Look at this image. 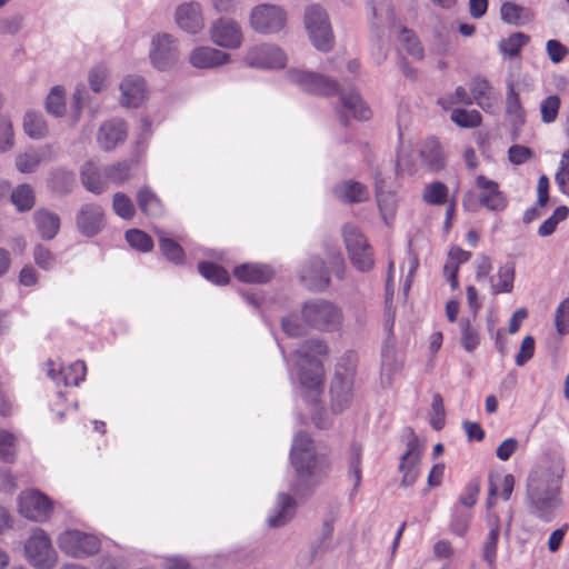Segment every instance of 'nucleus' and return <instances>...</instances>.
<instances>
[{"label": "nucleus", "mask_w": 569, "mask_h": 569, "mask_svg": "<svg viewBox=\"0 0 569 569\" xmlns=\"http://www.w3.org/2000/svg\"><path fill=\"white\" fill-rule=\"evenodd\" d=\"M128 136V127L120 118L104 121L97 133L99 147L104 151H111L123 143Z\"/></svg>", "instance_id": "obj_18"}, {"label": "nucleus", "mask_w": 569, "mask_h": 569, "mask_svg": "<svg viewBox=\"0 0 569 569\" xmlns=\"http://www.w3.org/2000/svg\"><path fill=\"white\" fill-rule=\"evenodd\" d=\"M402 367V361L397 358L396 350L391 347H385L381 352V380L390 385L392 377Z\"/></svg>", "instance_id": "obj_35"}, {"label": "nucleus", "mask_w": 569, "mask_h": 569, "mask_svg": "<svg viewBox=\"0 0 569 569\" xmlns=\"http://www.w3.org/2000/svg\"><path fill=\"white\" fill-rule=\"evenodd\" d=\"M399 41L408 54L419 60L423 58V48L411 30L402 28L399 34Z\"/></svg>", "instance_id": "obj_51"}, {"label": "nucleus", "mask_w": 569, "mask_h": 569, "mask_svg": "<svg viewBox=\"0 0 569 569\" xmlns=\"http://www.w3.org/2000/svg\"><path fill=\"white\" fill-rule=\"evenodd\" d=\"M76 184V177L72 171L63 168L53 170L50 174L49 186L51 190L59 194H68Z\"/></svg>", "instance_id": "obj_34"}, {"label": "nucleus", "mask_w": 569, "mask_h": 569, "mask_svg": "<svg viewBox=\"0 0 569 569\" xmlns=\"http://www.w3.org/2000/svg\"><path fill=\"white\" fill-rule=\"evenodd\" d=\"M46 110L54 117H61L64 114V90L62 87L56 86L50 90L46 99Z\"/></svg>", "instance_id": "obj_49"}, {"label": "nucleus", "mask_w": 569, "mask_h": 569, "mask_svg": "<svg viewBox=\"0 0 569 569\" xmlns=\"http://www.w3.org/2000/svg\"><path fill=\"white\" fill-rule=\"evenodd\" d=\"M290 461L295 475L290 485L291 491L298 497L311 496L315 489L328 475V463L320 458L313 441L306 432H299L292 442Z\"/></svg>", "instance_id": "obj_1"}, {"label": "nucleus", "mask_w": 569, "mask_h": 569, "mask_svg": "<svg viewBox=\"0 0 569 569\" xmlns=\"http://www.w3.org/2000/svg\"><path fill=\"white\" fill-rule=\"evenodd\" d=\"M60 549L74 558L94 555L100 549L99 539L79 530H67L58 538Z\"/></svg>", "instance_id": "obj_9"}, {"label": "nucleus", "mask_w": 569, "mask_h": 569, "mask_svg": "<svg viewBox=\"0 0 569 569\" xmlns=\"http://www.w3.org/2000/svg\"><path fill=\"white\" fill-rule=\"evenodd\" d=\"M529 11L515 2L506 1L500 7V18L505 23L522 26L529 21Z\"/></svg>", "instance_id": "obj_36"}, {"label": "nucleus", "mask_w": 569, "mask_h": 569, "mask_svg": "<svg viewBox=\"0 0 569 569\" xmlns=\"http://www.w3.org/2000/svg\"><path fill=\"white\" fill-rule=\"evenodd\" d=\"M506 113L513 118L515 122H525V110L520 101L519 93L515 89L512 81L507 83Z\"/></svg>", "instance_id": "obj_43"}, {"label": "nucleus", "mask_w": 569, "mask_h": 569, "mask_svg": "<svg viewBox=\"0 0 569 569\" xmlns=\"http://www.w3.org/2000/svg\"><path fill=\"white\" fill-rule=\"evenodd\" d=\"M176 22L182 30L189 33H197L203 28V19L200 6L197 2H189L179 6L176 10Z\"/></svg>", "instance_id": "obj_21"}, {"label": "nucleus", "mask_w": 569, "mask_h": 569, "mask_svg": "<svg viewBox=\"0 0 569 569\" xmlns=\"http://www.w3.org/2000/svg\"><path fill=\"white\" fill-rule=\"evenodd\" d=\"M348 476L353 480V492H357L362 479V447L352 442L348 450Z\"/></svg>", "instance_id": "obj_33"}, {"label": "nucleus", "mask_w": 569, "mask_h": 569, "mask_svg": "<svg viewBox=\"0 0 569 569\" xmlns=\"http://www.w3.org/2000/svg\"><path fill=\"white\" fill-rule=\"evenodd\" d=\"M24 555L36 569H52L57 562V553L44 530L36 528L24 542Z\"/></svg>", "instance_id": "obj_8"}, {"label": "nucleus", "mask_w": 569, "mask_h": 569, "mask_svg": "<svg viewBox=\"0 0 569 569\" xmlns=\"http://www.w3.org/2000/svg\"><path fill=\"white\" fill-rule=\"evenodd\" d=\"M307 367H301L299 372L300 383L303 388L319 392L322 385L323 367L321 360H311Z\"/></svg>", "instance_id": "obj_29"}, {"label": "nucleus", "mask_w": 569, "mask_h": 569, "mask_svg": "<svg viewBox=\"0 0 569 569\" xmlns=\"http://www.w3.org/2000/svg\"><path fill=\"white\" fill-rule=\"evenodd\" d=\"M479 492L480 481L479 479H472L467 483L463 495L459 498V502L467 508H471L476 505Z\"/></svg>", "instance_id": "obj_64"}, {"label": "nucleus", "mask_w": 569, "mask_h": 569, "mask_svg": "<svg viewBox=\"0 0 569 569\" xmlns=\"http://www.w3.org/2000/svg\"><path fill=\"white\" fill-rule=\"evenodd\" d=\"M177 41L169 33L156 36L151 42L150 59L158 70H168L178 61Z\"/></svg>", "instance_id": "obj_12"}, {"label": "nucleus", "mask_w": 569, "mask_h": 569, "mask_svg": "<svg viewBox=\"0 0 569 569\" xmlns=\"http://www.w3.org/2000/svg\"><path fill=\"white\" fill-rule=\"evenodd\" d=\"M342 232L352 266L361 272L371 270L375 264L373 250L363 233L353 224H346Z\"/></svg>", "instance_id": "obj_7"}, {"label": "nucleus", "mask_w": 569, "mask_h": 569, "mask_svg": "<svg viewBox=\"0 0 569 569\" xmlns=\"http://www.w3.org/2000/svg\"><path fill=\"white\" fill-rule=\"evenodd\" d=\"M333 196L345 203H360L369 199L368 188L355 180H343L332 188Z\"/></svg>", "instance_id": "obj_23"}, {"label": "nucleus", "mask_w": 569, "mask_h": 569, "mask_svg": "<svg viewBox=\"0 0 569 569\" xmlns=\"http://www.w3.org/2000/svg\"><path fill=\"white\" fill-rule=\"evenodd\" d=\"M33 259L36 264L43 270H51L56 264V256L43 244H37L33 248Z\"/></svg>", "instance_id": "obj_58"}, {"label": "nucleus", "mask_w": 569, "mask_h": 569, "mask_svg": "<svg viewBox=\"0 0 569 569\" xmlns=\"http://www.w3.org/2000/svg\"><path fill=\"white\" fill-rule=\"evenodd\" d=\"M210 38L214 44L226 49H238L243 40L240 26L227 18H220L212 23Z\"/></svg>", "instance_id": "obj_14"}, {"label": "nucleus", "mask_w": 569, "mask_h": 569, "mask_svg": "<svg viewBox=\"0 0 569 569\" xmlns=\"http://www.w3.org/2000/svg\"><path fill=\"white\" fill-rule=\"evenodd\" d=\"M13 128L9 118L0 121V152H6L13 147Z\"/></svg>", "instance_id": "obj_61"}, {"label": "nucleus", "mask_w": 569, "mask_h": 569, "mask_svg": "<svg viewBox=\"0 0 569 569\" xmlns=\"http://www.w3.org/2000/svg\"><path fill=\"white\" fill-rule=\"evenodd\" d=\"M305 27L313 47L328 52L333 46V33L323 8L317 4L309 6L305 12Z\"/></svg>", "instance_id": "obj_6"}, {"label": "nucleus", "mask_w": 569, "mask_h": 569, "mask_svg": "<svg viewBox=\"0 0 569 569\" xmlns=\"http://www.w3.org/2000/svg\"><path fill=\"white\" fill-rule=\"evenodd\" d=\"M563 475V463H555L547 470L546 486L543 488L536 487L528 491L533 515L545 522L551 521L556 509L562 506L560 493Z\"/></svg>", "instance_id": "obj_3"}, {"label": "nucleus", "mask_w": 569, "mask_h": 569, "mask_svg": "<svg viewBox=\"0 0 569 569\" xmlns=\"http://www.w3.org/2000/svg\"><path fill=\"white\" fill-rule=\"evenodd\" d=\"M78 231L84 237L97 236L106 227L104 211L97 203H84L76 214Z\"/></svg>", "instance_id": "obj_15"}, {"label": "nucleus", "mask_w": 569, "mask_h": 569, "mask_svg": "<svg viewBox=\"0 0 569 569\" xmlns=\"http://www.w3.org/2000/svg\"><path fill=\"white\" fill-rule=\"evenodd\" d=\"M23 130L32 139H42L48 132V127L40 112L27 111L23 117Z\"/></svg>", "instance_id": "obj_39"}, {"label": "nucleus", "mask_w": 569, "mask_h": 569, "mask_svg": "<svg viewBox=\"0 0 569 569\" xmlns=\"http://www.w3.org/2000/svg\"><path fill=\"white\" fill-rule=\"evenodd\" d=\"M533 157V152L529 147L521 144H512L508 150L509 161L513 164L520 166L529 161Z\"/></svg>", "instance_id": "obj_63"}, {"label": "nucleus", "mask_w": 569, "mask_h": 569, "mask_svg": "<svg viewBox=\"0 0 569 569\" xmlns=\"http://www.w3.org/2000/svg\"><path fill=\"white\" fill-rule=\"evenodd\" d=\"M479 189V204L490 211H502L506 209L508 201L506 196L499 190V184L480 174L476 179Z\"/></svg>", "instance_id": "obj_19"}, {"label": "nucleus", "mask_w": 569, "mask_h": 569, "mask_svg": "<svg viewBox=\"0 0 569 569\" xmlns=\"http://www.w3.org/2000/svg\"><path fill=\"white\" fill-rule=\"evenodd\" d=\"M64 373V386H78L82 380H84L87 373V366L83 361L78 360L71 363L68 368V371Z\"/></svg>", "instance_id": "obj_59"}, {"label": "nucleus", "mask_w": 569, "mask_h": 569, "mask_svg": "<svg viewBox=\"0 0 569 569\" xmlns=\"http://www.w3.org/2000/svg\"><path fill=\"white\" fill-rule=\"evenodd\" d=\"M422 164L428 170L437 172L445 167V158L437 141L427 143L420 151Z\"/></svg>", "instance_id": "obj_38"}, {"label": "nucleus", "mask_w": 569, "mask_h": 569, "mask_svg": "<svg viewBox=\"0 0 569 569\" xmlns=\"http://www.w3.org/2000/svg\"><path fill=\"white\" fill-rule=\"evenodd\" d=\"M407 442V450L401 456L399 471L402 472L401 486L411 487L419 476V465L421 460L422 450L419 446V440L415 436Z\"/></svg>", "instance_id": "obj_17"}, {"label": "nucleus", "mask_w": 569, "mask_h": 569, "mask_svg": "<svg viewBox=\"0 0 569 569\" xmlns=\"http://www.w3.org/2000/svg\"><path fill=\"white\" fill-rule=\"evenodd\" d=\"M286 60L284 52L271 44L254 46L247 51L244 57L249 67L260 69L283 68Z\"/></svg>", "instance_id": "obj_13"}, {"label": "nucleus", "mask_w": 569, "mask_h": 569, "mask_svg": "<svg viewBox=\"0 0 569 569\" xmlns=\"http://www.w3.org/2000/svg\"><path fill=\"white\" fill-rule=\"evenodd\" d=\"M233 276L241 282L267 283L273 277V270L268 264L242 263L234 268Z\"/></svg>", "instance_id": "obj_24"}, {"label": "nucleus", "mask_w": 569, "mask_h": 569, "mask_svg": "<svg viewBox=\"0 0 569 569\" xmlns=\"http://www.w3.org/2000/svg\"><path fill=\"white\" fill-rule=\"evenodd\" d=\"M51 499L39 490L22 492L19 496L20 513L32 521L43 522L52 512Z\"/></svg>", "instance_id": "obj_11"}, {"label": "nucleus", "mask_w": 569, "mask_h": 569, "mask_svg": "<svg viewBox=\"0 0 569 569\" xmlns=\"http://www.w3.org/2000/svg\"><path fill=\"white\" fill-rule=\"evenodd\" d=\"M124 237L129 246L139 251L148 252L153 247L152 238L140 229H129Z\"/></svg>", "instance_id": "obj_52"}, {"label": "nucleus", "mask_w": 569, "mask_h": 569, "mask_svg": "<svg viewBox=\"0 0 569 569\" xmlns=\"http://www.w3.org/2000/svg\"><path fill=\"white\" fill-rule=\"evenodd\" d=\"M355 375L356 366L350 359L346 365L338 363L330 386L331 408L335 413L342 412L351 405Z\"/></svg>", "instance_id": "obj_5"}, {"label": "nucleus", "mask_w": 569, "mask_h": 569, "mask_svg": "<svg viewBox=\"0 0 569 569\" xmlns=\"http://www.w3.org/2000/svg\"><path fill=\"white\" fill-rule=\"evenodd\" d=\"M139 209L149 217H160L163 213V206L159 197L147 186L137 193Z\"/></svg>", "instance_id": "obj_32"}, {"label": "nucleus", "mask_w": 569, "mask_h": 569, "mask_svg": "<svg viewBox=\"0 0 569 569\" xmlns=\"http://www.w3.org/2000/svg\"><path fill=\"white\" fill-rule=\"evenodd\" d=\"M81 183L89 192L101 194L107 189V181L93 161H87L80 170Z\"/></svg>", "instance_id": "obj_28"}, {"label": "nucleus", "mask_w": 569, "mask_h": 569, "mask_svg": "<svg viewBox=\"0 0 569 569\" xmlns=\"http://www.w3.org/2000/svg\"><path fill=\"white\" fill-rule=\"evenodd\" d=\"M367 4L371 9V29L376 31L377 37L380 36L381 26L385 22L393 20V11L389 0H367Z\"/></svg>", "instance_id": "obj_30"}, {"label": "nucleus", "mask_w": 569, "mask_h": 569, "mask_svg": "<svg viewBox=\"0 0 569 569\" xmlns=\"http://www.w3.org/2000/svg\"><path fill=\"white\" fill-rule=\"evenodd\" d=\"M159 248L162 254L173 263H181L184 259L182 247L174 240L159 233Z\"/></svg>", "instance_id": "obj_47"}, {"label": "nucleus", "mask_w": 569, "mask_h": 569, "mask_svg": "<svg viewBox=\"0 0 569 569\" xmlns=\"http://www.w3.org/2000/svg\"><path fill=\"white\" fill-rule=\"evenodd\" d=\"M287 21L286 12L274 4H260L252 9L250 24L259 33L280 31Z\"/></svg>", "instance_id": "obj_10"}, {"label": "nucleus", "mask_w": 569, "mask_h": 569, "mask_svg": "<svg viewBox=\"0 0 569 569\" xmlns=\"http://www.w3.org/2000/svg\"><path fill=\"white\" fill-rule=\"evenodd\" d=\"M131 166L128 161H121L110 164L103 169L104 179L116 184H121L130 177Z\"/></svg>", "instance_id": "obj_55"}, {"label": "nucleus", "mask_w": 569, "mask_h": 569, "mask_svg": "<svg viewBox=\"0 0 569 569\" xmlns=\"http://www.w3.org/2000/svg\"><path fill=\"white\" fill-rule=\"evenodd\" d=\"M42 161V154L37 150H29L16 157V168L21 173H32Z\"/></svg>", "instance_id": "obj_48"}, {"label": "nucleus", "mask_w": 569, "mask_h": 569, "mask_svg": "<svg viewBox=\"0 0 569 569\" xmlns=\"http://www.w3.org/2000/svg\"><path fill=\"white\" fill-rule=\"evenodd\" d=\"M296 353L299 358H301L306 363H311V360H319L318 356H327L328 355V346L323 340L320 339H309L303 341Z\"/></svg>", "instance_id": "obj_40"}, {"label": "nucleus", "mask_w": 569, "mask_h": 569, "mask_svg": "<svg viewBox=\"0 0 569 569\" xmlns=\"http://www.w3.org/2000/svg\"><path fill=\"white\" fill-rule=\"evenodd\" d=\"M500 533V523L496 518L490 523V530L483 545V560L490 568H495L497 560V547Z\"/></svg>", "instance_id": "obj_41"}, {"label": "nucleus", "mask_w": 569, "mask_h": 569, "mask_svg": "<svg viewBox=\"0 0 569 569\" xmlns=\"http://www.w3.org/2000/svg\"><path fill=\"white\" fill-rule=\"evenodd\" d=\"M296 501L288 493L280 492L277 498L273 515L269 516L268 525L272 528L284 526L296 512Z\"/></svg>", "instance_id": "obj_27"}, {"label": "nucleus", "mask_w": 569, "mask_h": 569, "mask_svg": "<svg viewBox=\"0 0 569 569\" xmlns=\"http://www.w3.org/2000/svg\"><path fill=\"white\" fill-rule=\"evenodd\" d=\"M198 271L203 278L216 284H226L230 279L229 273L223 267L210 261L199 262Z\"/></svg>", "instance_id": "obj_44"}, {"label": "nucleus", "mask_w": 569, "mask_h": 569, "mask_svg": "<svg viewBox=\"0 0 569 569\" xmlns=\"http://www.w3.org/2000/svg\"><path fill=\"white\" fill-rule=\"evenodd\" d=\"M448 187L441 181H433L425 187L422 199L431 206H442L448 199Z\"/></svg>", "instance_id": "obj_45"}, {"label": "nucleus", "mask_w": 569, "mask_h": 569, "mask_svg": "<svg viewBox=\"0 0 569 569\" xmlns=\"http://www.w3.org/2000/svg\"><path fill=\"white\" fill-rule=\"evenodd\" d=\"M112 209L118 217L124 220H130L136 214L132 200L123 192H116L113 194Z\"/></svg>", "instance_id": "obj_50"}, {"label": "nucleus", "mask_w": 569, "mask_h": 569, "mask_svg": "<svg viewBox=\"0 0 569 569\" xmlns=\"http://www.w3.org/2000/svg\"><path fill=\"white\" fill-rule=\"evenodd\" d=\"M471 520V515L467 511L461 510L458 507H455L452 510L451 521H450V530L452 533L459 537H463L468 529Z\"/></svg>", "instance_id": "obj_56"}, {"label": "nucleus", "mask_w": 569, "mask_h": 569, "mask_svg": "<svg viewBox=\"0 0 569 569\" xmlns=\"http://www.w3.org/2000/svg\"><path fill=\"white\" fill-rule=\"evenodd\" d=\"M461 328V345L468 352H472L477 349L480 343L478 331L471 326V321L468 318L460 320Z\"/></svg>", "instance_id": "obj_53"}, {"label": "nucleus", "mask_w": 569, "mask_h": 569, "mask_svg": "<svg viewBox=\"0 0 569 569\" xmlns=\"http://www.w3.org/2000/svg\"><path fill=\"white\" fill-rule=\"evenodd\" d=\"M10 201L18 212H28L36 204V193L31 184L21 183L10 193Z\"/></svg>", "instance_id": "obj_31"}, {"label": "nucleus", "mask_w": 569, "mask_h": 569, "mask_svg": "<svg viewBox=\"0 0 569 569\" xmlns=\"http://www.w3.org/2000/svg\"><path fill=\"white\" fill-rule=\"evenodd\" d=\"M300 280L311 291H325L330 284L325 261L319 257L309 258L300 270Z\"/></svg>", "instance_id": "obj_16"}, {"label": "nucleus", "mask_w": 569, "mask_h": 569, "mask_svg": "<svg viewBox=\"0 0 569 569\" xmlns=\"http://www.w3.org/2000/svg\"><path fill=\"white\" fill-rule=\"evenodd\" d=\"M301 316L305 323L312 329L328 332L338 330L343 320L342 310L325 299L306 301L301 308Z\"/></svg>", "instance_id": "obj_4"}, {"label": "nucleus", "mask_w": 569, "mask_h": 569, "mask_svg": "<svg viewBox=\"0 0 569 569\" xmlns=\"http://www.w3.org/2000/svg\"><path fill=\"white\" fill-rule=\"evenodd\" d=\"M120 90L122 104L137 108L144 99L146 82L141 77L129 76L120 83Z\"/></svg>", "instance_id": "obj_26"}, {"label": "nucleus", "mask_w": 569, "mask_h": 569, "mask_svg": "<svg viewBox=\"0 0 569 569\" xmlns=\"http://www.w3.org/2000/svg\"><path fill=\"white\" fill-rule=\"evenodd\" d=\"M450 119L460 128H476L480 126L482 117L478 110L457 108L452 110Z\"/></svg>", "instance_id": "obj_46"}, {"label": "nucleus", "mask_w": 569, "mask_h": 569, "mask_svg": "<svg viewBox=\"0 0 569 569\" xmlns=\"http://www.w3.org/2000/svg\"><path fill=\"white\" fill-rule=\"evenodd\" d=\"M560 108V98L557 94L548 96L546 99L541 101L540 111H541V120L545 123L553 122L559 112Z\"/></svg>", "instance_id": "obj_57"}, {"label": "nucleus", "mask_w": 569, "mask_h": 569, "mask_svg": "<svg viewBox=\"0 0 569 569\" xmlns=\"http://www.w3.org/2000/svg\"><path fill=\"white\" fill-rule=\"evenodd\" d=\"M497 276L499 281L497 283L493 282V277H490L489 280L491 282V293L493 296L499 293H509L513 289V280H515V266L511 262H507L498 269Z\"/></svg>", "instance_id": "obj_37"}, {"label": "nucleus", "mask_w": 569, "mask_h": 569, "mask_svg": "<svg viewBox=\"0 0 569 569\" xmlns=\"http://www.w3.org/2000/svg\"><path fill=\"white\" fill-rule=\"evenodd\" d=\"M556 328L560 335L569 332V298L565 299L556 310Z\"/></svg>", "instance_id": "obj_62"}, {"label": "nucleus", "mask_w": 569, "mask_h": 569, "mask_svg": "<svg viewBox=\"0 0 569 569\" xmlns=\"http://www.w3.org/2000/svg\"><path fill=\"white\" fill-rule=\"evenodd\" d=\"M375 180V193L377 204L381 214L382 220L386 224H389V220L395 217L397 200L393 192L385 190V179L380 171H376L373 174Z\"/></svg>", "instance_id": "obj_22"}, {"label": "nucleus", "mask_w": 569, "mask_h": 569, "mask_svg": "<svg viewBox=\"0 0 569 569\" xmlns=\"http://www.w3.org/2000/svg\"><path fill=\"white\" fill-rule=\"evenodd\" d=\"M288 78L292 83H296L303 91L309 93L323 97H331L339 93L343 109L349 111L355 119L368 120L370 118L369 108L356 90L351 89L348 91H340L339 83L327 76L300 70H290L288 71Z\"/></svg>", "instance_id": "obj_2"}, {"label": "nucleus", "mask_w": 569, "mask_h": 569, "mask_svg": "<svg viewBox=\"0 0 569 569\" xmlns=\"http://www.w3.org/2000/svg\"><path fill=\"white\" fill-rule=\"evenodd\" d=\"M14 441L12 433L0 430V459L4 462H12L14 459Z\"/></svg>", "instance_id": "obj_60"}, {"label": "nucleus", "mask_w": 569, "mask_h": 569, "mask_svg": "<svg viewBox=\"0 0 569 569\" xmlns=\"http://www.w3.org/2000/svg\"><path fill=\"white\" fill-rule=\"evenodd\" d=\"M530 41V37L523 32H513L507 39H502L498 47L502 54L510 58L518 57L523 46Z\"/></svg>", "instance_id": "obj_42"}, {"label": "nucleus", "mask_w": 569, "mask_h": 569, "mask_svg": "<svg viewBox=\"0 0 569 569\" xmlns=\"http://www.w3.org/2000/svg\"><path fill=\"white\" fill-rule=\"evenodd\" d=\"M33 222L36 229L43 240H52L60 230V217L44 208H39L33 212Z\"/></svg>", "instance_id": "obj_25"}, {"label": "nucleus", "mask_w": 569, "mask_h": 569, "mask_svg": "<svg viewBox=\"0 0 569 569\" xmlns=\"http://www.w3.org/2000/svg\"><path fill=\"white\" fill-rule=\"evenodd\" d=\"M230 60V54L212 47H198L189 57L190 63L198 69H210L222 66Z\"/></svg>", "instance_id": "obj_20"}, {"label": "nucleus", "mask_w": 569, "mask_h": 569, "mask_svg": "<svg viewBox=\"0 0 569 569\" xmlns=\"http://www.w3.org/2000/svg\"><path fill=\"white\" fill-rule=\"evenodd\" d=\"M491 90L492 87L490 82L482 77H475L470 83L472 99L482 109L485 108L483 101L490 99Z\"/></svg>", "instance_id": "obj_54"}]
</instances>
